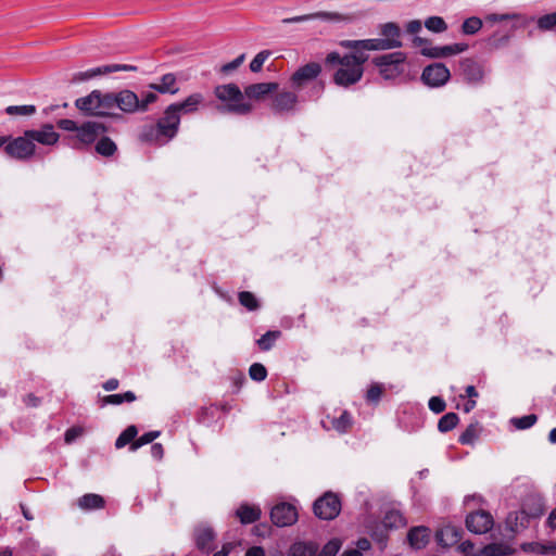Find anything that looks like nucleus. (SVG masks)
Returning a JSON list of instances; mask_svg holds the SVG:
<instances>
[{"label": "nucleus", "mask_w": 556, "mask_h": 556, "mask_svg": "<svg viewBox=\"0 0 556 556\" xmlns=\"http://www.w3.org/2000/svg\"><path fill=\"white\" fill-rule=\"evenodd\" d=\"M346 49L351 52L341 55L332 51L325 59L328 67L336 68L332 76L333 83L343 88H349L361 81L364 76V65L369 59L366 49L359 47Z\"/></svg>", "instance_id": "nucleus-1"}, {"label": "nucleus", "mask_w": 556, "mask_h": 556, "mask_svg": "<svg viewBox=\"0 0 556 556\" xmlns=\"http://www.w3.org/2000/svg\"><path fill=\"white\" fill-rule=\"evenodd\" d=\"M174 110L175 106L168 105L155 124L143 126L139 135L140 140L161 147L174 139L180 125V117Z\"/></svg>", "instance_id": "nucleus-2"}, {"label": "nucleus", "mask_w": 556, "mask_h": 556, "mask_svg": "<svg viewBox=\"0 0 556 556\" xmlns=\"http://www.w3.org/2000/svg\"><path fill=\"white\" fill-rule=\"evenodd\" d=\"M381 38L362 39V40H341L339 46L342 48H363L367 51H384L397 49L403 46L402 30L394 22H388L379 26Z\"/></svg>", "instance_id": "nucleus-3"}, {"label": "nucleus", "mask_w": 556, "mask_h": 556, "mask_svg": "<svg viewBox=\"0 0 556 556\" xmlns=\"http://www.w3.org/2000/svg\"><path fill=\"white\" fill-rule=\"evenodd\" d=\"M485 21L488 23H506V22L513 23L509 28L504 29V30H497L485 40L486 47L491 50H496V49L506 47L508 45L514 31L519 26H525L528 23V18L525 15L519 14V13H507V14L492 13V14H488L485 16Z\"/></svg>", "instance_id": "nucleus-4"}, {"label": "nucleus", "mask_w": 556, "mask_h": 556, "mask_svg": "<svg viewBox=\"0 0 556 556\" xmlns=\"http://www.w3.org/2000/svg\"><path fill=\"white\" fill-rule=\"evenodd\" d=\"M215 97L227 103L224 108V112L245 115L252 111V105L244 102V94L236 84L218 85L214 89Z\"/></svg>", "instance_id": "nucleus-5"}, {"label": "nucleus", "mask_w": 556, "mask_h": 556, "mask_svg": "<svg viewBox=\"0 0 556 556\" xmlns=\"http://www.w3.org/2000/svg\"><path fill=\"white\" fill-rule=\"evenodd\" d=\"M406 54L392 52L374 58L372 64L378 67L379 74L387 80L395 79L405 72Z\"/></svg>", "instance_id": "nucleus-6"}, {"label": "nucleus", "mask_w": 556, "mask_h": 556, "mask_svg": "<svg viewBox=\"0 0 556 556\" xmlns=\"http://www.w3.org/2000/svg\"><path fill=\"white\" fill-rule=\"evenodd\" d=\"M156 100L157 96L154 92H147L141 99L127 89L116 93V106L124 113L146 112Z\"/></svg>", "instance_id": "nucleus-7"}, {"label": "nucleus", "mask_w": 556, "mask_h": 556, "mask_svg": "<svg viewBox=\"0 0 556 556\" xmlns=\"http://www.w3.org/2000/svg\"><path fill=\"white\" fill-rule=\"evenodd\" d=\"M313 510L319 519L332 520L341 511V501L337 494L326 492L314 502Z\"/></svg>", "instance_id": "nucleus-8"}, {"label": "nucleus", "mask_w": 556, "mask_h": 556, "mask_svg": "<svg viewBox=\"0 0 556 556\" xmlns=\"http://www.w3.org/2000/svg\"><path fill=\"white\" fill-rule=\"evenodd\" d=\"M321 65L317 62H309L300 66L290 77V87L300 91L309 83L314 81L321 73Z\"/></svg>", "instance_id": "nucleus-9"}, {"label": "nucleus", "mask_w": 556, "mask_h": 556, "mask_svg": "<svg viewBox=\"0 0 556 556\" xmlns=\"http://www.w3.org/2000/svg\"><path fill=\"white\" fill-rule=\"evenodd\" d=\"M36 146L33 140L25 134L13 140H8L4 151L5 153L16 160H28L35 154Z\"/></svg>", "instance_id": "nucleus-10"}, {"label": "nucleus", "mask_w": 556, "mask_h": 556, "mask_svg": "<svg viewBox=\"0 0 556 556\" xmlns=\"http://www.w3.org/2000/svg\"><path fill=\"white\" fill-rule=\"evenodd\" d=\"M450 77V70L443 63H432L426 66L421 74L422 83L432 88L444 86Z\"/></svg>", "instance_id": "nucleus-11"}, {"label": "nucleus", "mask_w": 556, "mask_h": 556, "mask_svg": "<svg viewBox=\"0 0 556 556\" xmlns=\"http://www.w3.org/2000/svg\"><path fill=\"white\" fill-rule=\"evenodd\" d=\"M296 507L290 503L281 502L270 510V519L277 527L292 526L298 520Z\"/></svg>", "instance_id": "nucleus-12"}, {"label": "nucleus", "mask_w": 556, "mask_h": 556, "mask_svg": "<svg viewBox=\"0 0 556 556\" xmlns=\"http://www.w3.org/2000/svg\"><path fill=\"white\" fill-rule=\"evenodd\" d=\"M493 525V516L483 509L472 511L466 518L467 529L475 534H484L489 532Z\"/></svg>", "instance_id": "nucleus-13"}, {"label": "nucleus", "mask_w": 556, "mask_h": 556, "mask_svg": "<svg viewBox=\"0 0 556 556\" xmlns=\"http://www.w3.org/2000/svg\"><path fill=\"white\" fill-rule=\"evenodd\" d=\"M137 66L130 64H110L88 70L86 72H78L74 74L73 81H85L100 75H106L119 71L136 72Z\"/></svg>", "instance_id": "nucleus-14"}, {"label": "nucleus", "mask_w": 556, "mask_h": 556, "mask_svg": "<svg viewBox=\"0 0 556 556\" xmlns=\"http://www.w3.org/2000/svg\"><path fill=\"white\" fill-rule=\"evenodd\" d=\"M106 131L108 127L104 124L89 121L79 126L75 137L79 143L88 146L93 143L100 135Z\"/></svg>", "instance_id": "nucleus-15"}, {"label": "nucleus", "mask_w": 556, "mask_h": 556, "mask_svg": "<svg viewBox=\"0 0 556 556\" xmlns=\"http://www.w3.org/2000/svg\"><path fill=\"white\" fill-rule=\"evenodd\" d=\"M25 135L33 140V143L38 142L43 146H53L60 138L52 124H45L40 129L26 130Z\"/></svg>", "instance_id": "nucleus-16"}, {"label": "nucleus", "mask_w": 556, "mask_h": 556, "mask_svg": "<svg viewBox=\"0 0 556 556\" xmlns=\"http://www.w3.org/2000/svg\"><path fill=\"white\" fill-rule=\"evenodd\" d=\"M299 98L295 91L282 90L275 94L271 102V109L276 113L293 111Z\"/></svg>", "instance_id": "nucleus-17"}, {"label": "nucleus", "mask_w": 556, "mask_h": 556, "mask_svg": "<svg viewBox=\"0 0 556 556\" xmlns=\"http://www.w3.org/2000/svg\"><path fill=\"white\" fill-rule=\"evenodd\" d=\"M312 20H323L327 22H345L350 21L351 17L338 12H326L320 11L316 13L305 14V15H299L290 18H285L283 23L290 24V23H301Z\"/></svg>", "instance_id": "nucleus-18"}, {"label": "nucleus", "mask_w": 556, "mask_h": 556, "mask_svg": "<svg viewBox=\"0 0 556 556\" xmlns=\"http://www.w3.org/2000/svg\"><path fill=\"white\" fill-rule=\"evenodd\" d=\"M215 532L208 526H199L194 530V540L197 547L203 552L208 554L215 548Z\"/></svg>", "instance_id": "nucleus-19"}, {"label": "nucleus", "mask_w": 556, "mask_h": 556, "mask_svg": "<svg viewBox=\"0 0 556 556\" xmlns=\"http://www.w3.org/2000/svg\"><path fill=\"white\" fill-rule=\"evenodd\" d=\"M204 97L200 92H194L188 96L184 101L169 104L175 106V112L181 118L182 114L195 113L199 108L203 104Z\"/></svg>", "instance_id": "nucleus-20"}, {"label": "nucleus", "mask_w": 556, "mask_h": 556, "mask_svg": "<svg viewBox=\"0 0 556 556\" xmlns=\"http://www.w3.org/2000/svg\"><path fill=\"white\" fill-rule=\"evenodd\" d=\"M321 426L325 430L333 429L339 433H345L352 427V416L349 412L343 410L339 417L327 416L321 420Z\"/></svg>", "instance_id": "nucleus-21"}, {"label": "nucleus", "mask_w": 556, "mask_h": 556, "mask_svg": "<svg viewBox=\"0 0 556 556\" xmlns=\"http://www.w3.org/2000/svg\"><path fill=\"white\" fill-rule=\"evenodd\" d=\"M98 97H99V90H93L88 96L78 98L75 101V105L85 115L102 116L104 114V111H99V109H98V103H97Z\"/></svg>", "instance_id": "nucleus-22"}, {"label": "nucleus", "mask_w": 556, "mask_h": 556, "mask_svg": "<svg viewBox=\"0 0 556 556\" xmlns=\"http://www.w3.org/2000/svg\"><path fill=\"white\" fill-rule=\"evenodd\" d=\"M460 74L469 83H478L483 78V68L480 63L472 59H464L459 63Z\"/></svg>", "instance_id": "nucleus-23"}, {"label": "nucleus", "mask_w": 556, "mask_h": 556, "mask_svg": "<svg viewBox=\"0 0 556 556\" xmlns=\"http://www.w3.org/2000/svg\"><path fill=\"white\" fill-rule=\"evenodd\" d=\"M277 83H258L252 84L244 88V96L252 100H263L267 94L278 90Z\"/></svg>", "instance_id": "nucleus-24"}, {"label": "nucleus", "mask_w": 556, "mask_h": 556, "mask_svg": "<svg viewBox=\"0 0 556 556\" xmlns=\"http://www.w3.org/2000/svg\"><path fill=\"white\" fill-rule=\"evenodd\" d=\"M435 539L442 547H450L460 541L462 530L454 526H445L437 532Z\"/></svg>", "instance_id": "nucleus-25"}, {"label": "nucleus", "mask_w": 556, "mask_h": 556, "mask_svg": "<svg viewBox=\"0 0 556 556\" xmlns=\"http://www.w3.org/2000/svg\"><path fill=\"white\" fill-rule=\"evenodd\" d=\"M149 88L163 94H176L179 91L177 76L174 73L164 74L159 83L150 84Z\"/></svg>", "instance_id": "nucleus-26"}, {"label": "nucleus", "mask_w": 556, "mask_h": 556, "mask_svg": "<svg viewBox=\"0 0 556 556\" xmlns=\"http://www.w3.org/2000/svg\"><path fill=\"white\" fill-rule=\"evenodd\" d=\"M430 531L427 527H414L408 531L407 540L409 545L415 549L426 547L429 542Z\"/></svg>", "instance_id": "nucleus-27"}, {"label": "nucleus", "mask_w": 556, "mask_h": 556, "mask_svg": "<svg viewBox=\"0 0 556 556\" xmlns=\"http://www.w3.org/2000/svg\"><path fill=\"white\" fill-rule=\"evenodd\" d=\"M262 510L256 505L248 503L241 504L236 510V517L239 518L243 525H249L257 521L261 518Z\"/></svg>", "instance_id": "nucleus-28"}, {"label": "nucleus", "mask_w": 556, "mask_h": 556, "mask_svg": "<svg viewBox=\"0 0 556 556\" xmlns=\"http://www.w3.org/2000/svg\"><path fill=\"white\" fill-rule=\"evenodd\" d=\"M515 553V548L510 545L500 542L486 544L475 556H511Z\"/></svg>", "instance_id": "nucleus-29"}, {"label": "nucleus", "mask_w": 556, "mask_h": 556, "mask_svg": "<svg viewBox=\"0 0 556 556\" xmlns=\"http://www.w3.org/2000/svg\"><path fill=\"white\" fill-rule=\"evenodd\" d=\"M318 545L313 542H296L291 545L289 556H317Z\"/></svg>", "instance_id": "nucleus-30"}, {"label": "nucleus", "mask_w": 556, "mask_h": 556, "mask_svg": "<svg viewBox=\"0 0 556 556\" xmlns=\"http://www.w3.org/2000/svg\"><path fill=\"white\" fill-rule=\"evenodd\" d=\"M104 505V498L94 493L85 494L78 500V506L84 510L100 509L103 508Z\"/></svg>", "instance_id": "nucleus-31"}, {"label": "nucleus", "mask_w": 556, "mask_h": 556, "mask_svg": "<svg viewBox=\"0 0 556 556\" xmlns=\"http://www.w3.org/2000/svg\"><path fill=\"white\" fill-rule=\"evenodd\" d=\"M97 103L99 111H104V114L102 116H112L110 111L116 106V93H102L99 90Z\"/></svg>", "instance_id": "nucleus-32"}, {"label": "nucleus", "mask_w": 556, "mask_h": 556, "mask_svg": "<svg viewBox=\"0 0 556 556\" xmlns=\"http://www.w3.org/2000/svg\"><path fill=\"white\" fill-rule=\"evenodd\" d=\"M280 330H269L256 340V344L261 351H269L275 345L276 341L281 337Z\"/></svg>", "instance_id": "nucleus-33"}, {"label": "nucleus", "mask_w": 556, "mask_h": 556, "mask_svg": "<svg viewBox=\"0 0 556 556\" xmlns=\"http://www.w3.org/2000/svg\"><path fill=\"white\" fill-rule=\"evenodd\" d=\"M383 526L387 529H399L405 526V518L399 510H389L383 517Z\"/></svg>", "instance_id": "nucleus-34"}, {"label": "nucleus", "mask_w": 556, "mask_h": 556, "mask_svg": "<svg viewBox=\"0 0 556 556\" xmlns=\"http://www.w3.org/2000/svg\"><path fill=\"white\" fill-rule=\"evenodd\" d=\"M480 426L479 422H471L465 431L459 435L458 442L463 445L473 444L480 434Z\"/></svg>", "instance_id": "nucleus-35"}, {"label": "nucleus", "mask_w": 556, "mask_h": 556, "mask_svg": "<svg viewBox=\"0 0 556 556\" xmlns=\"http://www.w3.org/2000/svg\"><path fill=\"white\" fill-rule=\"evenodd\" d=\"M138 434V429L135 425H130L128 426L119 435L118 438L116 439L115 441V447L116 448H122L124 447L125 445L129 444V446L131 445V443L136 440V437Z\"/></svg>", "instance_id": "nucleus-36"}, {"label": "nucleus", "mask_w": 556, "mask_h": 556, "mask_svg": "<svg viewBox=\"0 0 556 556\" xmlns=\"http://www.w3.org/2000/svg\"><path fill=\"white\" fill-rule=\"evenodd\" d=\"M137 396L132 391H127L122 394H111L102 399L103 405H121L125 402L131 403L136 401Z\"/></svg>", "instance_id": "nucleus-37"}, {"label": "nucleus", "mask_w": 556, "mask_h": 556, "mask_svg": "<svg viewBox=\"0 0 556 556\" xmlns=\"http://www.w3.org/2000/svg\"><path fill=\"white\" fill-rule=\"evenodd\" d=\"M94 149L98 154L105 157L112 156L117 151L115 142L109 137H102Z\"/></svg>", "instance_id": "nucleus-38"}, {"label": "nucleus", "mask_w": 556, "mask_h": 556, "mask_svg": "<svg viewBox=\"0 0 556 556\" xmlns=\"http://www.w3.org/2000/svg\"><path fill=\"white\" fill-rule=\"evenodd\" d=\"M458 421L456 413H447L439 419L438 430L443 433L448 432L457 426Z\"/></svg>", "instance_id": "nucleus-39"}, {"label": "nucleus", "mask_w": 556, "mask_h": 556, "mask_svg": "<svg viewBox=\"0 0 556 556\" xmlns=\"http://www.w3.org/2000/svg\"><path fill=\"white\" fill-rule=\"evenodd\" d=\"M482 21L477 16L466 18L460 27L464 35H475L482 28Z\"/></svg>", "instance_id": "nucleus-40"}, {"label": "nucleus", "mask_w": 556, "mask_h": 556, "mask_svg": "<svg viewBox=\"0 0 556 556\" xmlns=\"http://www.w3.org/2000/svg\"><path fill=\"white\" fill-rule=\"evenodd\" d=\"M239 303L248 311H256L260 307V302L256 296L250 291H241L238 294Z\"/></svg>", "instance_id": "nucleus-41"}, {"label": "nucleus", "mask_w": 556, "mask_h": 556, "mask_svg": "<svg viewBox=\"0 0 556 556\" xmlns=\"http://www.w3.org/2000/svg\"><path fill=\"white\" fill-rule=\"evenodd\" d=\"M538 420L535 414H529L522 417H514L510 419V424L518 430H526L531 428Z\"/></svg>", "instance_id": "nucleus-42"}, {"label": "nucleus", "mask_w": 556, "mask_h": 556, "mask_svg": "<svg viewBox=\"0 0 556 556\" xmlns=\"http://www.w3.org/2000/svg\"><path fill=\"white\" fill-rule=\"evenodd\" d=\"M425 27L432 33H443L447 29V24L441 16H430L425 21Z\"/></svg>", "instance_id": "nucleus-43"}, {"label": "nucleus", "mask_w": 556, "mask_h": 556, "mask_svg": "<svg viewBox=\"0 0 556 556\" xmlns=\"http://www.w3.org/2000/svg\"><path fill=\"white\" fill-rule=\"evenodd\" d=\"M160 434H161L160 431H149V432L142 434L140 438L136 439L129 446V450L131 452H135L138 448H140L141 446L153 442L156 438L160 437Z\"/></svg>", "instance_id": "nucleus-44"}, {"label": "nucleus", "mask_w": 556, "mask_h": 556, "mask_svg": "<svg viewBox=\"0 0 556 556\" xmlns=\"http://www.w3.org/2000/svg\"><path fill=\"white\" fill-rule=\"evenodd\" d=\"M383 391V384L378 382L370 384L366 393V401L368 403L377 404L380 401Z\"/></svg>", "instance_id": "nucleus-45"}, {"label": "nucleus", "mask_w": 556, "mask_h": 556, "mask_svg": "<svg viewBox=\"0 0 556 556\" xmlns=\"http://www.w3.org/2000/svg\"><path fill=\"white\" fill-rule=\"evenodd\" d=\"M249 375L252 380L261 382L264 381L267 377V369L261 363H254L249 368Z\"/></svg>", "instance_id": "nucleus-46"}, {"label": "nucleus", "mask_w": 556, "mask_h": 556, "mask_svg": "<svg viewBox=\"0 0 556 556\" xmlns=\"http://www.w3.org/2000/svg\"><path fill=\"white\" fill-rule=\"evenodd\" d=\"M270 54L271 52L269 50H263L258 52L250 63L251 72H261L265 61L269 58Z\"/></svg>", "instance_id": "nucleus-47"}, {"label": "nucleus", "mask_w": 556, "mask_h": 556, "mask_svg": "<svg viewBox=\"0 0 556 556\" xmlns=\"http://www.w3.org/2000/svg\"><path fill=\"white\" fill-rule=\"evenodd\" d=\"M538 28L540 30H551L556 26V12L545 14L538 18Z\"/></svg>", "instance_id": "nucleus-48"}, {"label": "nucleus", "mask_w": 556, "mask_h": 556, "mask_svg": "<svg viewBox=\"0 0 556 556\" xmlns=\"http://www.w3.org/2000/svg\"><path fill=\"white\" fill-rule=\"evenodd\" d=\"M35 112V105H10L5 109L9 115H33Z\"/></svg>", "instance_id": "nucleus-49"}, {"label": "nucleus", "mask_w": 556, "mask_h": 556, "mask_svg": "<svg viewBox=\"0 0 556 556\" xmlns=\"http://www.w3.org/2000/svg\"><path fill=\"white\" fill-rule=\"evenodd\" d=\"M341 548V541L338 539L330 540L317 556H336Z\"/></svg>", "instance_id": "nucleus-50"}, {"label": "nucleus", "mask_w": 556, "mask_h": 556, "mask_svg": "<svg viewBox=\"0 0 556 556\" xmlns=\"http://www.w3.org/2000/svg\"><path fill=\"white\" fill-rule=\"evenodd\" d=\"M468 49V45L467 43H453V45H447V46H443V53L442 54V58H446V56H450V55H454V54H459L464 51H466Z\"/></svg>", "instance_id": "nucleus-51"}, {"label": "nucleus", "mask_w": 556, "mask_h": 556, "mask_svg": "<svg viewBox=\"0 0 556 556\" xmlns=\"http://www.w3.org/2000/svg\"><path fill=\"white\" fill-rule=\"evenodd\" d=\"M520 547L526 553H534V554H539V555H544V543L528 542V543H522Z\"/></svg>", "instance_id": "nucleus-52"}, {"label": "nucleus", "mask_w": 556, "mask_h": 556, "mask_svg": "<svg viewBox=\"0 0 556 556\" xmlns=\"http://www.w3.org/2000/svg\"><path fill=\"white\" fill-rule=\"evenodd\" d=\"M245 59V55L242 53L240 54L239 56H237L233 61L229 62V63H226L224 64L222 67H220V73L223 74H228L235 70H237L244 61Z\"/></svg>", "instance_id": "nucleus-53"}, {"label": "nucleus", "mask_w": 556, "mask_h": 556, "mask_svg": "<svg viewBox=\"0 0 556 556\" xmlns=\"http://www.w3.org/2000/svg\"><path fill=\"white\" fill-rule=\"evenodd\" d=\"M428 405H429V408L435 414H440V413L444 412V409L446 407L444 400L440 396H432L429 400Z\"/></svg>", "instance_id": "nucleus-54"}, {"label": "nucleus", "mask_w": 556, "mask_h": 556, "mask_svg": "<svg viewBox=\"0 0 556 556\" xmlns=\"http://www.w3.org/2000/svg\"><path fill=\"white\" fill-rule=\"evenodd\" d=\"M443 47H424L421 54L428 58L440 59L442 58Z\"/></svg>", "instance_id": "nucleus-55"}, {"label": "nucleus", "mask_w": 556, "mask_h": 556, "mask_svg": "<svg viewBox=\"0 0 556 556\" xmlns=\"http://www.w3.org/2000/svg\"><path fill=\"white\" fill-rule=\"evenodd\" d=\"M58 127L60 129L66 130V131H75L77 134V129L79 126H77L76 122L67 118H63L58 121L56 123Z\"/></svg>", "instance_id": "nucleus-56"}, {"label": "nucleus", "mask_w": 556, "mask_h": 556, "mask_svg": "<svg viewBox=\"0 0 556 556\" xmlns=\"http://www.w3.org/2000/svg\"><path fill=\"white\" fill-rule=\"evenodd\" d=\"M83 434V429L78 427H72L66 430L64 439L66 443H72L78 437Z\"/></svg>", "instance_id": "nucleus-57"}, {"label": "nucleus", "mask_w": 556, "mask_h": 556, "mask_svg": "<svg viewBox=\"0 0 556 556\" xmlns=\"http://www.w3.org/2000/svg\"><path fill=\"white\" fill-rule=\"evenodd\" d=\"M458 548L465 556H475L477 554L473 553L475 544L471 541L462 542Z\"/></svg>", "instance_id": "nucleus-58"}, {"label": "nucleus", "mask_w": 556, "mask_h": 556, "mask_svg": "<svg viewBox=\"0 0 556 556\" xmlns=\"http://www.w3.org/2000/svg\"><path fill=\"white\" fill-rule=\"evenodd\" d=\"M421 22L419 20H413L407 23L406 25V31L408 34H417L421 30Z\"/></svg>", "instance_id": "nucleus-59"}, {"label": "nucleus", "mask_w": 556, "mask_h": 556, "mask_svg": "<svg viewBox=\"0 0 556 556\" xmlns=\"http://www.w3.org/2000/svg\"><path fill=\"white\" fill-rule=\"evenodd\" d=\"M151 454L152 456L160 460L163 458V455H164V448H163V445L161 443H154L152 446H151Z\"/></svg>", "instance_id": "nucleus-60"}, {"label": "nucleus", "mask_w": 556, "mask_h": 556, "mask_svg": "<svg viewBox=\"0 0 556 556\" xmlns=\"http://www.w3.org/2000/svg\"><path fill=\"white\" fill-rule=\"evenodd\" d=\"M356 546L361 553L362 551H368L371 547L370 541L366 538H361L356 542Z\"/></svg>", "instance_id": "nucleus-61"}, {"label": "nucleus", "mask_w": 556, "mask_h": 556, "mask_svg": "<svg viewBox=\"0 0 556 556\" xmlns=\"http://www.w3.org/2000/svg\"><path fill=\"white\" fill-rule=\"evenodd\" d=\"M118 380L115 378H111L108 381H105L102 387L105 391H114L118 388Z\"/></svg>", "instance_id": "nucleus-62"}, {"label": "nucleus", "mask_w": 556, "mask_h": 556, "mask_svg": "<svg viewBox=\"0 0 556 556\" xmlns=\"http://www.w3.org/2000/svg\"><path fill=\"white\" fill-rule=\"evenodd\" d=\"M245 556H265V552L261 546H253L247 551Z\"/></svg>", "instance_id": "nucleus-63"}, {"label": "nucleus", "mask_w": 556, "mask_h": 556, "mask_svg": "<svg viewBox=\"0 0 556 556\" xmlns=\"http://www.w3.org/2000/svg\"><path fill=\"white\" fill-rule=\"evenodd\" d=\"M544 555H556V542L544 543Z\"/></svg>", "instance_id": "nucleus-64"}]
</instances>
